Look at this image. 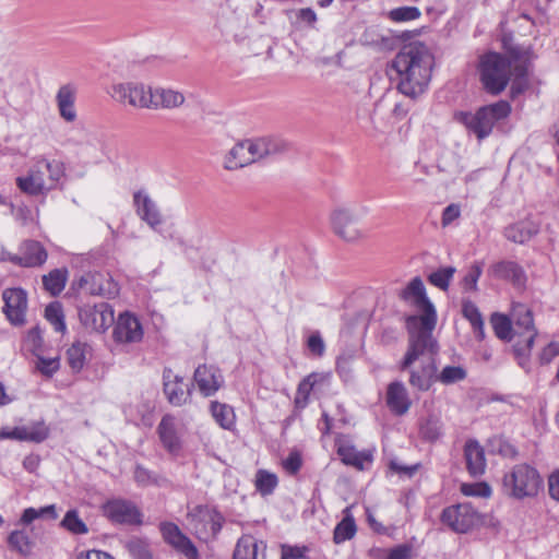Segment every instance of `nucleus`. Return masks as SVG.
<instances>
[{
    "mask_svg": "<svg viewBox=\"0 0 559 559\" xmlns=\"http://www.w3.org/2000/svg\"><path fill=\"white\" fill-rule=\"evenodd\" d=\"M462 313L471 323L476 337L483 340L485 336L484 319L478 307L473 301L465 299L462 302Z\"/></svg>",
    "mask_w": 559,
    "mask_h": 559,
    "instance_id": "nucleus-37",
    "label": "nucleus"
},
{
    "mask_svg": "<svg viewBox=\"0 0 559 559\" xmlns=\"http://www.w3.org/2000/svg\"><path fill=\"white\" fill-rule=\"evenodd\" d=\"M82 325L90 332H105L114 322V311L107 302L85 305L79 311Z\"/></svg>",
    "mask_w": 559,
    "mask_h": 559,
    "instance_id": "nucleus-10",
    "label": "nucleus"
},
{
    "mask_svg": "<svg viewBox=\"0 0 559 559\" xmlns=\"http://www.w3.org/2000/svg\"><path fill=\"white\" fill-rule=\"evenodd\" d=\"M35 158L41 180L49 182V185L46 186V194H48L50 191L57 189L64 179L66 166L63 162L59 159H49L45 156H37Z\"/></svg>",
    "mask_w": 559,
    "mask_h": 559,
    "instance_id": "nucleus-21",
    "label": "nucleus"
},
{
    "mask_svg": "<svg viewBox=\"0 0 559 559\" xmlns=\"http://www.w3.org/2000/svg\"><path fill=\"white\" fill-rule=\"evenodd\" d=\"M76 559H114L109 554L100 550H88L81 552Z\"/></svg>",
    "mask_w": 559,
    "mask_h": 559,
    "instance_id": "nucleus-63",
    "label": "nucleus"
},
{
    "mask_svg": "<svg viewBox=\"0 0 559 559\" xmlns=\"http://www.w3.org/2000/svg\"><path fill=\"white\" fill-rule=\"evenodd\" d=\"M539 231V223L526 218L524 221L511 224L504 229V236L508 240L515 243H525Z\"/></svg>",
    "mask_w": 559,
    "mask_h": 559,
    "instance_id": "nucleus-30",
    "label": "nucleus"
},
{
    "mask_svg": "<svg viewBox=\"0 0 559 559\" xmlns=\"http://www.w3.org/2000/svg\"><path fill=\"white\" fill-rule=\"evenodd\" d=\"M252 164L243 141L236 143L224 159V166L228 170L239 169Z\"/></svg>",
    "mask_w": 559,
    "mask_h": 559,
    "instance_id": "nucleus-35",
    "label": "nucleus"
},
{
    "mask_svg": "<svg viewBox=\"0 0 559 559\" xmlns=\"http://www.w3.org/2000/svg\"><path fill=\"white\" fill-rule=\"evenodd\" d=\"M385 402L389 409L397 416L406 414L412 406L408 391L401 381H393L388 385Z\"/></svg>",
    "mask_w": 559,
    "mask_h": 559,
    "instance_id": "nucleus-24",
    "label": "nucleus"
},
{
    "mask_svg": "<svg viewBox=\"0 0 559 559\" xmlns=\"http://www.w3.org/2000/svg\"><path fill=\"white\" fill-rule=\"evenodd\" d=\"M134 479L139 485L147 486L156 483V477L146 468L138 465L134 471Z\"/></svg>",
    "mask_w": 559,
    "mask_h": 559,
    "instance_id": "nucleus-59",
    "label": "nucleus"
},
{
    "mask_svg": "<svg viewBox=\"0 0 559 559\" xmlns=\"http://www.w3.org/2000/svg\"><path fill=\"white\" fill-rule=\"evenodd\" d=\"M400 298L408 306L413 307L418 314H412L406 318V329L412 336V352L407 360L423 342L429 343V334L432 333L437 323V311L426 294L424 282L420 277H414L400 293Z\"/></svg>",
    "mask_w": 559,
    "mask_h": 559,
    "instance_id": "nucleus-2",
    "label": "nucleus"
},
{
    "mask_svg": "<svg viewBox=\"0 0 559 559\" xmlns=\"http://www.w3.org/2000/svg\"><path fill=\"white\" fill-rule=\"evenodd\" d=\"M307 552L306 546H283L281 559H305Z\"/></svg>",
    "mask_w": 559,
    "mask_h": 559,
    "instance_id": "nucleus-58",
    "label": "nucleus"
},
{
    "mask_svg": "<svg viewBox=\"0 0 559 559\" xmlns=\"http://www.w3.org/2000/svg\"><path fill=\"white\" fill-rule=\"evenodd\" d=\"M8 543L11 548L23 555L28 554L32 549L29 536L23 530H15L11 532L8 537Z\"/></svg>",
    "mask_w": 559,
    "mask_h": 559,
    "instance_id": "nucleus-48",
    "label": "nucleus"
},
{
    "mask_svg": "<svg viewBox=\"0 0 559 559\" xmlns=\"http://www.w3.org/2000/svg\"><path fill=\"white\" fill-rule=\"evenodd\" d=\"M408 557L409 548L406 546H399L390 551L388 559H408Z\"/></svg>",
    "mask_w": 559,
    "mask_h": 559,
    "instance_id": "nucleus-64",
    "label": "nucleus"
},
{
    "mask_svg": "<svg viewBox=\"0 0 559 559\" xmlns=\"http://www.w3.org/2000/svg\"><path fill=\"white\" fill-rule=\"evenodd\" d=\"M461 491L464 496H467V497L488 498L491 495L490 487L485 483L463 484L461 486Z\"/></svg>",
    "mask_w": 559,
    "mask_h": 559,
    "instance_id": "nucleus-53",
    "label": "nucleus"
},
{
    "mask_svg": "<svg viewBox=\"0 0 559 559\" xmlns=\"http://www.w3.org/2000/svg\"><path fill=\"white\" fill-rule=\"evenodd\" d=\"M336 445L337 454L346 465L364 469L372 461V455L369 451H357L354 445L344 439H338Z\"/></svg>",
    "mask_w": 559,
    "mask_h": 559,
    "instance_id": "nucleus-29",
    "label": "nucleus"
},
{
    "mask_svg": "<svg viewBox=\"0 0 559 559\" xmlns=\"http://www.w3.org/2000/svg\"><path fill=\"white\" fill-rule=\"evenodd\" d=\"M492 276L510 281L514 286L521 287L525 283L523 269L513 261H501L491 266Z\"/></svg>",
    "mask_w": 559,
    "mask_h": 559,
    "instance_id": "nucleus-32",
    "label": "nucleus"
},
{
    "mask_svg": "<svg viewBox=\"0 0 559 559\" xmlns=\"http://www.w3.org/2000/svg\"><path fill=\"white\" fill-rule=\"evenodd\" d=\"M34 367L44 377L51 378L60 369V357H46L43 352L35 353Z\"/></svg>",
    "mask_w": 559,
    "mask_h": 559,
    "instance_id": "nucleus-42",
    "label": "nucleus"
},
{
    "mask_svg": "<svg viewBox=\"0 0 559 559\" xmlns=\"http://www.w3.org/2000/svg\"><path fill=\"white\" fill-rule=\"evenodd\" d=\"M243 142L252 163L266 156L281 153L287 147V143L284 140L275 136L246 139Z\"/></svg>",
    "mask_w": 559,
    "mask_h": 559,
    "instance_id": "nucleus-18",
    "label": "nucleus"
},
{
    "mask_svg": "<svg viewBox=\"0 0 559 559\" xmlns=\"http://www.w3.org/2000/svg\"><path fill=\"white\" fill-rule=\"evenodd\" d=\"M47 260V252L38 241H25L20 249V253L11 258L15 264L25 267H34L44 264Z\"/></svg>",
    "mask_w": 559,
    "mask_h": 559,
    "instance_id": "nucleus-25",
    "label": "nucleus"
},
{
    "mask_svg": "<svg viewBox=\"0 0 559 559\" xmlns=\"http://www.w3.org/2000/svg\"><path fill=\"white\" fill-rule=\"evenodd\" d=\"M88 352L90 346L82 342H74L68 348L67 361L73 372H80L83 369Z\"/></svg>",
    "mask_w": 559,
    "mask_h": 559,
    "instance_id": "nucleus-38",
    "label": "nucleus"
},
{
    "mask_svg": "<svg viewBox=\"0 0 559 559\" xmlns=\"http://www.w3.org/2000/svg\"><path fill=\"white\" fill-rule=\"evenodd\" d=\"M61 526L75 535L87 533L86 524L80 519L76 510H70L61 521Z\"/></svg>",
    "mask_w": 559,
    "mask_h": 559,
    "instance_id": "nucleus-49",
    "label": "nucleus"
},
{
    "mask_svg": "<svg viewBox=\"0 0 559 559\" xmlns=\"http://www.w3.org/2000/svg\"><path fill=\"white\" fill-rule=\"evenodd\" d=\"M419 345L408 361L407 357L413 347L412 336L408 337V348L400 368L409 371L408 382L413 388L419 391H428L437 381V366L433 358L437 353V344L432 334H429V343L425 342V346L424 343Z\"/></svg>",
    "mask_w": 559,
    "mask_h": 559,
    "instance_id": "nucleus-3",
    "label": "nucleus"
},
{
    "mask_svg": "<svg viewBox=\"0 0 559 559\" xmlns=\"http://www.w3.org/2000/svg\"><path fill=\"white\" fill-rule=\"evenodd\" d=\"M467 471L472 476H480L486 469V457L483 447L476 440H468L464 448Z\"/></svg>",
    "mask_w": 559,
    "mask_h": 559,
    "instance_id": "nucleus-31",
    "label": "nucleus"
},
{
    "mask_svg": "<svg viewBox=\"0 0 559 559\" xmlns=\"http://www.w3.org/2000/svg\"><path fill=\"white\" fill-rule=\"evenodd\" d=\"M126 548L134 559H152L148 544L140 538H131L126 543Z\"/></svg>",
    "mask_w": 559,
    "mask_h": 559,
    "instance_id": "nucleus-51",
    "label": "nucleus"
},
{
    "mask_svg": "<svg viewBox=\"0 0 559 559\" xmlns=\"http://www.w3.org/2000/svg\"><path fill=\"white\" fill-rule=\"evenodd\" d=\"M510 319L514 333L523 335L525 348L531 349L536 335L532 311L523 304L513 302Z\"/></svg>",
    "mask_w": 559,
    "mask_h": 559,
    "instance_id": "nucleus-14",
    "label": "nucleus"
},
{
    "mask_svg": "<svg viewBox=\"0 0 559 559\" xmlns=\"http://www.w3.org/2000/svg\"><path fill=\"white\" fill-rule=\"evenodd\" d=\"M511 66L507 58L497 52L484 55L479 61V75L485 90L500 94L510 81Z\"/></svg>",
    "mask_w": 559,
    "mask_h": 559,
    "instance_id": "nucleus-7",
    "label": "nucleus"
},
{
    "mask_svg": "<svg viewBox=\"0 0 559 559\" xmlns=\"http://www.w3.org/2000/svg\"><path fill=\"white\" fill-rule=\"evenodd\" d=\"M466 376V370L461 366H445L440 373L437 374V381L444 385H450L463 381Z\"/></svg>",
    "mask_w": 559,
    "mask_h": 559,
    "instance_id": "nucleus-47",
    "label": "nucleus"
},
{
    "mask_svg": "<svg viewBox=\"0 0 559 559\" xmlns=\"http://www.w3.org/2000/svg\"><path fill=\"white\" fill-rule=\"evenodd\" d=\"M433 56L423 43L403 46L392 61L399 80L397 88L409 97L423 94L430 82Z\"/></svg>",
    "mask_w": 559,
    "mask_h": 559,
    "instance_id": "nucleus-1",
    "label": "nucleus"
},
{
    "mask_svg": "<svg viewBox=\"0 0 559 559\" xmlns=\"http://www.w3.org/2000/svg\"><path fill=\"white\" fill-rule=\"evenodd\" d=\"M193 379L199 392L205 397L213 396L225 382L221 370L212 365L199 366Z\"/></svg>",
    "mask_w": 559,
    "mask_h": 559,
    "instance_id": "nucleus-17",
    "label": "nucleus"
},
{
    "mask_svg": "<svg viewBox=\"0 0 559 559\" xmlns=\"http://www.w3.org/2000/svg\"><path fill=\"white\" fill-rule=\"evenodd\" d=\"M160 532L165 540L182 552L188 559H198V550L174 523H163Z\"/></svg>",
    "mask_w": 559,
    "mask_h": 559,
    "instance_id": "nucleus-23",
    "label": "nucleus"
},
{
    "mask_svg": "<svg viewBox=\"0 0 559 559\" xmlns=\"http://www.w3.org/2000/svg\"><path fill=\"white\" fill-rule=\"evenodd\" d=\"M255 489L262 495H271L277 487L278 479L274 473L265 469H259L255 474Z\"/></svg>",
    "mask_w": 559,
    "mask_h": 559,
    "instance_id": "nucleus-44",
    "label": "nucleus"
},
{
    "mask_svg": "<svg viewBox=\"0 0 559 559\" xmlns=\"http://www.w3.org/2000/svg\"><path fill=\"white\" fill-rule=\"evenodd\" d=\"M201 513L204 525L201 531H199L198 527L195 526L197 532L205 538L210 535H216L221 530L219 521L215 520L216 515L212 514L209 510H205L204 512Z\"/></svg>",
    "mask_w": 559,
    "mask_h": 559,
    "instance_id": "nucleus-52",
    "label": "nucleus"
},
{
    "mask_svg": "<svg viewBox=\"0 0 559 559\" xmlns=\"http://www.w3.org/2000/svg\"><path fill=\"white\" fill-rule=\"evenodd\" d=\"M510 112V104L506 100H499L479 108L476 112H457L455 118L457 121L462 122L469 132L474 133L478 140H483L491 133L493 126L498 121L507 118Z\"/></svg>",
    "mask_w": 559,
    "mask_h": 559,
    "instance_id": "nucleus-5",
    "label": "nucleus"
},
{
    "mask_svg": "<svg viewBox=\"0 0 559 559\" xmlns=\"http://www.w3.org/2000/svg\"><path fill=\"white\" fill-rule=\"evenodd\" d=\"M542 477L536 468L528 464H518L503 476V490L514 499L535 497L542 488Z\"/></svg>",
    "mask_w": 559,
    "mask_h": 559,
    "instance_id": "nucleus-6",
    "label": "nucleus"
},
{
    "mask_svg": "<svg viewBox=\"0 0 559 559\" xmlns=\"http://www.w3.org/2000/svg\"><path fill=\"white\" fill-rule=\"evenodd\" d=\"M133 202L138 215L152 228H156L163 223L162 214L155 201L145 191H138L133 194Z\"/></svg>",
    "mask_w": 559,
    "mask_h": 559,
    "instance_id": "nucleus-22",
    "label": "nucleus"
},
{
    "mask_svg": "<svg viewBox=\"0 0 559 559\" xmlns=\"http://www.w3.org/2000/svg\"><path fill=\"white\" fill-rule=\"evenodd\" d=\"M421 13L417 7H400L388 12L386 16L394 23H405L418 20Z\"/></svg>",
    "mask_w": 559,
    "mask_h": 559,
    "instance_id": "nucleus-46",
    "label": "nucleus"
},
{
    "mask_svg": "<svg viewBox=\"0 0 559 559\" xmlns=\"http://www.w3.org/2000/svg\"><path fill=\"white\" fill-rule=\"evenodd\" d=\"M558 358L559 362V344L550 343L546 346L540 354V361L543 364H549Z\"/></svg>",
    "mask_w": 559,
    "mask_h": 559,
    "instance_id": "nucleus-60",
    "label": "nucleus"
},
{
    "mask_svg": "<svg viewBox=\"0 0 559 559\" xmlns=\"http://www.w3.org/2000/svg\"><path fill=\"white\" fill-rule=\"evenodd\" d=\"M45 317L56 332H64L66 323L62 307L59 302H51L45 309Z\"/></svg>",
    "mask_w": 559,
    "mask_h": 559,
    "instance_id": "nucleus-50",
    "label": "nucleus"
},
{
    "mask_svg": "<svg viewBox=\"0 0 559 559\" xmlns=\"http://www.w3.org/2000/svg\"><path fill=\"white\" fill-rule=\"evenodd\" d=\"M549 496L559 502V469L552 472L548 477Z\"/></svg>",
    "mask_w": 559,
    "mask_h": 559,
    "instance_id": "nucleus-62",
    "label": "nucleus"
},
{
    "mask_svg": "<svg viewBox=\"0 0 559 559\" xmlns=\"http://www.w3.org/2000/svg\"><path fill=\"white\" fill-rule=\"evenodd\" d=\"M79 286L91 295L109 297L118 293L117 284L112 278L100 272H88L82 275Z\"/></svg>",
    "mask_w": 559,
    "mask_h": 559,
    "instance_id": "nucleus-19",
    "label": "nucleus"
},
{
    "mask_svg": "<svg viewBox=\"0 0 559 559\" xmlns=\"http://www.w3.org/2000/svg\"><path fill=\"white\" fill-rule=\"evenodd\" d=\"M461 216V206L456 203H451L444 207L441 216L442 227L450 226L454 221Z\"/></svg>",
    "mask_w": 559,
    "mask_h": 559,
    "instance_id": "nucleus-56",
    "label": "nucleus"
},
{
    "mask_svg": "<svg viewBox=\"0 0 559 559\" xmlns=\"http://www.w3.org/2000/svg\"><path fill=\"white\" fill-rule=\"evenodd\" d=\"M330 223L334 234L347 242H357L366 237V233L357 225V215L349 206H336L330 214Z\"/></svg>",
    "mask_w": 559,
    "mask_h": 559,
    "instance_id": "nucleus-9",
    "label": "nucleus"
},
{
    "mask_svg": "<svg viewBox=\"0 0 559 559\" xmlns=\"http://www.w3.org/2000/svg\"><path fill=\"white\" fill-rule=\"evenodd\" d=\"M455 272L454 266L439 267L429 274L428 282L441 290H448Z\"/></svg>",
    "mask_w": 559,
    "mask_h": 559,
    "instance_id": "nucleus-45",
    "label": "nucleus"
},
{
    "mask_svg": "<svg viewBox=\"0 0 559 559\" xmlns=\"http://www.w3.org/2000/svg\"><path fill=\"white\" fill-rule=\"evenodd\" d=\"M302 466V459L299 452L293 451L288 454V456L283 461L284 469L290 474H297Z\"/></svg>",
    "mask_w": 559,
    "mask_h": 559,
    "instance_id": "nucleus-55",
    "label": "nucleus"
},
{
    "mask_svg": "<svg viewBox=\"0 0 559 559\" xmlns=\"http://www.w3.org/2000/svg\"><path fill=\"white\" fill-rule=\"evenodd\" d=\"M183 103L185 96L179 91L165 87L153 88L151 109H173L180 107Z\"/></svg>",
    "mask_w": 559,
    "mask_h": 559,
    "instance_id": "nucleus-33",
    "label": "nucleus"
},
{
    "mask_svg": "<svg viewBox=\"0 0 559 559\" xmlns=\"http://www.w3.org/2000/svg\"><path fill=\"white\" fill-rule=\"evenodd\" d=\"M157 435L164 449L171 455H178L182 449V431L173 415H165L157 426Z\"/></svg>",
    "mask_w": 559,
    "mask_h": 559,
    "instance_id": "nucleus-15",
    "label": "nucleus"
},
{
    "mask_svg": "<svg viewBox=\"0 0 559 559\" xmlns=\"http://www.w3.org/2000/svg\"><path fill=\"white\" fill-rule=\"evenodd\" d=\"M163 378L164 392L168 402L175 406L183 405L190 395V391L183 378L174 374L171 370H165Z\"/></svg>",
    "mask_w": 559,
    "mask_h": 559,
    "instance_id": "nucleus-26",
    "label": "nucleus"
},
{
    "mask_svg": "<svg viewBox=\"0 0 559 559\" xmlns=\"http://www.w3.org/2000/svg\"><path fill=\"white\" fill-rule=\"evenodd\" d=\"M76 88L71 84L60 86L56 94L59 116L66 122L72 123L78 118L75 109Z\"/></svg>",
    "mask_w": 559,
    "mask_h": 559,
    "instance_id": "nucleus-27",
    "label": "nucleus"
},
{
    "mask_svg": "<svg viewBox=\"0 0 559 559\" xmlns=\"http://www.w3.org/2000/svg\"><path fill=\"white\" fill-rule=\"evenodd\" d=\"M109 96L121 105L151 109L153 87L142 82H119L108 88Z\"/></svg>",
    "mask_w": 559,
    "mask_h": 559,
    "instance_id": "nucleus-8",
    "label": "nucleus"
},
{
    "mask_svg": "<svg viewBox=\"0 0 559 559\" xmlns=\"http://www.w3.org/2000/svg\"><path fill=\"white\" fill-rule=\"evenodd\" d=\"M234 559H266V544L252 535H243L236 545Z\"/></svg>",
    "mask_w": 559,
    "mask_h": 559,
    "instance_id": "nucleus-28",
    "label": "nucleus"
},
{
    "mask_svg": "<svg viewBox=\"0 0 559 559\" xmlns=\"http://www.w3.org/2000/svg\"><path fill=\"white\" fill-rule=\"evenodd\" d=\"M104 514L112 522L126 525H141L142 513L131 501L110 500L104 504Z\"/></svg>",
    "mask_w": 559,
    "mask_h": 559,
    "instance_id": "nucleus-12",
    "label": "nucleus"
},
{
    "mask_svg": "<svg viewBox=\"0 0 559 559\" xmlns=\"http://www.w3.org/2000/svg\"><path fill=\"white\" fill-rule=\"evenodd\" d=\"M343 514L344 518L336 524L333 532V542L336 545L354 538L357 533V525L352 514V508H345Z\"/></svg>",
    "mask_w": 559,
    "mask_h": 559,
    "instance_id": "nucleus-34",
    "label": "nucleus"
},
{
    "mask_svg": "<svg viewBox=\"0 0 559 559\" xmlns=\"http://www.w3.org/2000/svg\"><path fill=\"white\" fill-rule=\"evenodd\" d=\"M143 337L140 320L130 312L121 313L114 329V340L120 344L138 343Z\"/></svg>",
    "mask_w": 559,
    "mask_h": 559,
    "instance_id": "nucleus-16",
    "label": "nucleus"
},
{
    "mask_svg": "<svg viewBox=\"0 0 559 559\" xmlns=\"http://www.w3.org/2000/svg\"><path fill=\"white\" fill-rule=\"evenodd\" d=\"M211 414L215 421L226 430H231L235 426L236 415L234 408L225 403L213 401L210 406Z\"/></svg>",
    "mask_w": 559,
    "mask_h": 559,
    "instance_id": "nucleus-36",
    "label": "nucleus"
},
{
    "mask_svg": "<svg viewBox=\"0 0 559 559\" xmlns=\"http://www.w3.org/2000/svg\"><path fill=\"white\" fill-rule=\"evenodd\" d=\"M321 379L322 377L320 374L311 373L299 383L295 395V406L297 408H305L307 406L313 386Z\"/></svg>",
    "mask_w": 559,
    "mask_h": 559,
    "instance_id": "nucleus-41",
    "label": "nucleus"
},
{
    "mask_svg": "<svg viewBox=\"0 0 559 559\" xmlns=\"http://www.w3.org/2000/svg\"><path fill=\"white\" fill-rule=\"evenodd\" d=\"M49 432L50 430L44 420H36L14 428L2 427L0 439L40 443L48 438Z\"/></svg>",
    "mask_w": 559,
    "mask_h": 559,
    "instance_id": "nucleus-11",
    "label": "nucleus"
},
{
    "mask_svg": "<svg viewBox=\"0 0 559 559\" xmlns=\"http://www.w3.org/2000/svg\"><path fill=\"white\" fill-rule=\"evenodd\" d=\"M440 522L456 534H467L481 526H497L498 522L490 515L480 513L468 502L451 504L440 514Z\"/></svg>",
    "mask_w": 559,
    "mask_h": 559,
    "instance_id": "nucleus-4",
    "label": "nucleus"
},
{
    "mask_svg": "<svg viewBox=\"0 0 559 559\" xmlns=\"http://www.w3.org/2000/svg\"><path fill=\"white\" fill-rule=\"evenodd\" d=\"M491 325L500 340L510 341L515 335L510 317L501 313L491 316Z\"/></svg>",
    "mask_w": 559,
    "mask_h": 559,
    "instance_id": "nucleus-43",
    "label": "nucleus"
},
{
    "mask_svg": "<svg viewBox=\"0 0 559 559\" xmlns=\"http://www.w3.org/2000/svg\"><path fill=\"white\" fill-rule=\"evenodd\" d=\"M26 341L31 343L32 345V352L35 355V353L41 352V345H43V337L40 330L38 328H34L29 330L27 333Z\"/></svg>",
    "mask_w": 559,
    "mask_h": 559,
    "instance_id": "nucleus-61",
    "label": "nucleus"
},
{
    "mask_svg": "<svg viewBox=\"0 0 559 559\" xmlns=\"http://www.w3.org/2000/svg\"><path fill=\"white\" fill-rule=\"evenodd\" d=\"M308 349L316 356L321 357L325 350V344L319 332H313L307 340Z\"/></svg>",
    "mask_w": 559,
    "mask_h": 559,
    "instance_id": "nucleus-57",
    "label": "nucleus"
},
{
    "mask_svg": "<svg viewBox=\"0 0 559 559\" xmlns=\"http://www.w3.org/2000/svg\"><path fill=\"white\" fill-rule=\"evenodd\" d=\"M67 270L56 269L43 276V284L51 295H59L66 287Z\"/></svg>",
    "mask_w": 559,
    "mask_h": 559,
    "instance_id": "nucleus-40",
    "label": "nucleus"
},
{
    "mask_svg": "<svg viewBox=\"0 0 559 559\" xmlns=\"http://www.w3.org/2000/svg\"><path fill=\"white\" fill-rule=\"evenodd\" d=\"M15 185L19 190L26 195L46 197V186L49 185V182L41 180L39 169H37L36 158H33L26 171L15 178Z\"/></svg>",
    "mask_w": 559,
    "mask_h": 559,
    "instance_id": "nucleus-20",
    "label": "nucleus"
},
{
    "mask_svg": "<svg viewBox=\"0 0 559 559\" xmlns=\"http://www.w3.org/2000/svg\"><path fill=\"white\" fill-rule=\"evenodd\" d=\"M2 299L3 312L8 320L14 325H22L27 310L26 293L21 288H7L2 293Z\"/></svg>",
    "mask_w": 559,
    "mask_h": 559,
    "instance_id": "nucleus-13",
    "label": "nucleus"
},
{
    "mask_svg": "<svg viewBox=\"0 0 559 559\" xmlns=\"http://www.w3.org/2000/svg\"><path fill=\"white\" fill-rule=\"evenodd\" d=\"M57 518H58V513H57L55 504L45 506V507H41L38 509L26 508L23 511L17 524L27 526L31 523H33L35 520H38V519L56 520Z\"/></svg>",
    "mask_w": 559,
    "mask_h": 559,
    "instance_id": "nucleus-39",
    "label": "nucleus"
},
{
    "mask_svg": "<svg viewBox=\"0 0 559 559\" xmlns=\"http://www.w3.org/2000/svg\"><path fill=\"white\" fill-rule=\"evenodd\" d=\"M481 266L478 263H474L467 274L464 276L462 281L463 288L465 290H476L477 289V282L481 275Z\"/></svg>",
    "mask_w": 559,
    "mask_h": 559,
    "instance_id": "nucleus-54",
    "label": "nucleus"
}]
</instances>
